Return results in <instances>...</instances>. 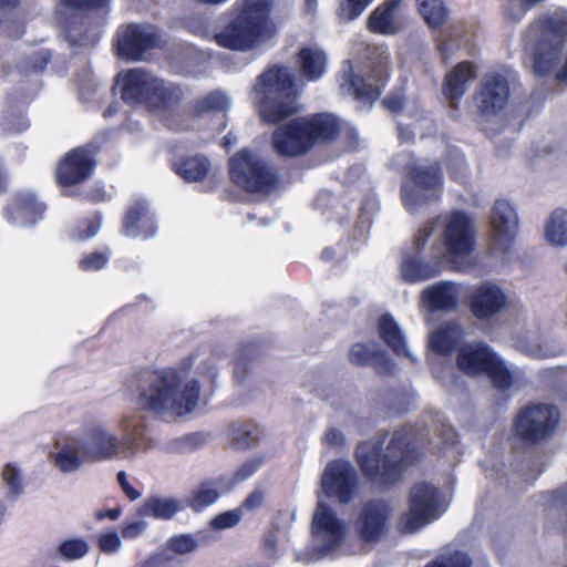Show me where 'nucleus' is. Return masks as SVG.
<instances>
[{
  "label": "nucleus",
  "mask_w": 567,
  "mask_h": 567,
  "mask_svg": "<svg viewBox=\"0 0 567 567\" xmlns=\"http://www.w3.org/2000/svg\"><path fill=\"white\" fill-rule=\"evenodd\" d=\"M266 461L265 455H256L246 460L236 471H234L230 485L235 486L247 481L264 465Z\"/></svg>",
  "instance_id": "49530a36"
},
{
  "label": "nucleus",
  "mask_w": 567,
  "mask_h": 567,
  "mask_svg": "<svg viewBox=\"0 0 567 567\" xmlns=\"http://www.w3.org/2000/svg\"><path fill=\"white\" fill-rule=\"evenodd\" d=\"M373 0H342L340 16L351 21L357 19Z\"/></svg>",
  "instance_id": "5fc2aeb1"
},
{
  "label": "nucleus",
  "mask_w": 567,
  "mask_h": 567,
  "mask_svg": "<svg viewBox=\"0 0 567 567\" xmlns=\"http://www.w3.org/2000/svg\"><path fill=\"white\" fill-rule=\"evenodd\" d=\"M99 547L103 553H115L121 547V539L115 532L102 534L99 538Z\"/></svg>",
  "instance_id": "bf43d9fd"
},
{
  "label": "nucleus",
  "mask_w": 567,
  "mask_h": 567,
  "mask_svg": "<svg viewBox=\"0 0 567 567\" xmlns=\"http://www.w3.org/2000/svg\"><path fill=\"white\" fill-rule=\"evenodd\" d=\"M509 99V83L506 76L497 72L486 73L475 95L480 112L484 115L497 114Z\"/></svg>",
  "instance_id": "aec40b11"
},
{
  "label": "nucleus",
  "mask_w": 567,
  "mask_h": 567,
  "mask_svg": "<svg viewBox=\"0 0 567 567\" xmlns=\"http://www.w3.org/2000/svg\"><path fill=\"white\" fill-rule=\"evenodd\" d=\"M475 78L474 64L470 61L457 63L446 73L443 82V93L451 106L457 107V103L465 94L466 83Z\"/></svg>",
  "instance_id": "7c9ffc66"
},
{
  "label": "nucleus",
  "mask_w": 567,
  "mask_h": 567,
  "mask_svg": "<svg viewBox=\"0 0 567 567\" xmlns=\"http://www.w3.org/2000/svg\"><path fill=\"white\" fill-rule=\"evenodd\" d=\"M100 145L90 142L68 151L58 162L54 178L60 188H70L87 182L97 166Z\"/></svg>",
  "instance_id": "f8f14e48"
},
{
  "label": "nucleus",
  "mask_w": 567,
  "mask_h": 567,
  "mask_svg": "<svg viewBox=\"0 0 567 567\" xmlns=\"http://www.w3.org/2000/svg\"><path fill=\"white\" fill-rule=\"evenodd\" d=\"M456 365L470 377L486 375L498 391L509 390L514 375L504 360L485 342L463 343L456 354Z\"/></svg>",
  "instance_id": "0eeeda50"
},
{
  "label": "nucleus",
  "mask_w": 567,
  "mask_h": 567,
  "mask_svg": "<svg viewBox=\"0 0 567 567\" xmlns=\"http://www.w3.org/2000/svg\"><path fill=\"white\" fill-rule=\"evenodd\" d=\"M349 361L357 367L372 365L378 374L392 375L395 365L382 350H370L365 343H354L349 351Z\"/></svg>",
  "instance_id": "c756f323"
},
{
  "label": "nucleus",
  "mask_w": 567,
  "mask_h": 567,
  "mask_svg": "<svg viewBox=\"0 0 567 567\" xmlns=\"http://www.w3.org/2000/svg\"><path fill=\"white\" fill-rule=\"evenodd\" d=\"M326 441L331 446H337L343 443V435L340 431L331 429L326 433Z\"/></svg>",
  "instance_id": "69168bd1"
},
{
  "label": "nucleus",
  "mask_w": 567,
  "mask_h": 567,
  "mask_svg": "<svg viewBox=\"0 0 567 567\" xmlns=\"http://www.w3.org/2000/svg\"><path fill=\"white\" fill-rule=\"evenodd\" d=\"M390 515L391 508L383 499L363 503L353 523L358 538L365 544L380 542L386 534Z\"/></svg>",
  "instance_id": "f3484780"
},
{
  "label": "nucleus",
  "mask_w": 567,
  "mask_h": 567,
  "mask_svg": "<svg viewBox=\"0 0 567 567\" xmlns=\"http://www.w3.org/2000/svg\"><path fill=\"white\" fill-rule=\"evenodd\" d=\"M275 151L282 156L297 157L308 153L313 146L305 117L290 120L272 134Z\"/></svg>",
  "instance_id": "6ab92c4d"
},
{
  "label": "nucleus",
  "mask_w": 567,
  "mask_h": 567,
  "mask_svg": "<svg viewBox=\"0 0 567 567\" xmlns=\"http://www.w3.org/2000/svg\"><path fill=\"white\" fill-rule=\"evenodd\" d=\"M228 106L229 102L227 96L219 91H213L196 101L194 112L196 115L200 116L208 112H225Z\"/></svg>",
  "instance_id": "37998d69"
},
{
  "label": "nucleus",
  "mask_w": 567,
  "mask_h": 567,
  "mask_svg": "<svg viewBox=\"0 0 567 567\" xmlns=\"http://www.w3.org/2000/svg\"><path fill=\"white\" fill-rule=\"evenodd\" d=\"M118 447V439L101 426L91 427L86 432V441L80 444L83 457L89 462L113 458L117 455Z\"/></svg>",
  "instance_id": "393cba45"
},
{
  "label": "nucleus",
  "mask_w": 567,
  "mask_h": 567,
  "mask_svg": "<svg viewBox=\"0 0 567 567\" xmlns=\"http://www.w3.org/2000/svg\"><path fill=\"white\" fill-rule=\"evenodd\" d=\"M51 60V53L48 50H42L33 56V62L30 65L32 71L42 72Z\"/></svg>",
  "instance_id": "e2e57ef3"
},
{
  "label": "nucleus",
  "mask_w": 567,
  "mask_h": 567,
  "mask_svg": "<svg viewBox=\"0 0 567 567\" xmlns=\"http://www.w3.org/2000/svg\"><path fill=\"white\" fill-rule=\"evenodd\" d=\"M442 241L450 261L466 258L474 251L476 231L467 213L455 209L447 214Z\"/></svg>",
  "instance_id": "ddd939ff"
},
{
  "label": "nucleus",
  "mask_w": 567,
  "mask_h": 567,
  "mask_svg": "<svg viewBox=\"0 0 567 567\" xmlns=\"http://www.w3.org/2000/svg\"><path fill=\"white\" fill-rule=\"evenodd\" d=\"M546 239L556 246L567 245V212L563 209L554 210L546 224Z\"/></svg>",
  "instance_id": "a19ab883"
},
{
  "label": "nucleus",
  "mask_w": 567,
  "mask_h": 567,
  "mask_svg": "<svg viewBox=\"0 0 567 567\" xmlns=\"http://www.w3.org/2000/svg\"><path fill=\"white\" fill-rule=\"evenodd\" d=\"M122 445L133 450L144 445L146 425L141 417H124L122 421Z\"/></svg>",
  "instance_id": "79ce46f5"
},
{
  "label": "nucleus",
  "mask_w": 567,
  "mask_h": 567,
  "mask_svg": "<svg viewBox=\"0 0 567 567\" xmlns=\"http://www.w3.org/2000/svg\"><path fill=\"white\" fill-rule=\"evenodd\" d=\"M466 303L475 319L488 321L507 307V296L498 285L485 281L468 291Z\"/></svg>",
  "instance_id": "a211bd4d"
},
{
  "label": "nucleus",
  "mask_w": 567,
  "mask_h": 567,
  "mask_svg": "<svg viewBox=\"0 0 567 567\" xmlns=\"http://www.w3.org/2000/svg\"><path fill=\"white\" fill-rule=\"evenodd\" d=\"M260 118L268 124H279L300 112L299 97L302 86L296 75L281 63L269 65L256 78L254 85Z\"/></svg>",
  "instance_id": "7ed1b4c3"
},
{
  "label": "nucleus",
  "mask_w": 567,
  "mask_h": 567,
  "mask_svg": "<svg viewBox=\"0 0 567 567\" xmlns=\"http://www.w3.org/2000/svg\"><path fill=\"white\" fill-rule=\"evenodd\" d=\"M261 546H262V550L266 554L274 555L276 553L277 546H278L277 533L274 530L266 533L262 537Z\"/></svg>",
  "instance_id": "0e129e2a"
},
{
  "label": "nucleus",
  "mask_w": 567,
  "mask_h": 567,
  "mask_svg": "<svg viewBox=\"0 0 567 567\" xmlns=\"http://www.w3.org/2000/svg\"><path fill=\"white\" fill-rule=\"evenodd\" d=\"M45 208L34 193L17 192L3 207V217L14 226H32L42 219Z\"/></svg>",
  "instance_id": "4be33fe9"
},
{
  "label": "nucleus",
  "mask_w": 567,
  "mask_h": 567,
  "mask_svg": "<svg viewBox=\"0 0 567 567\" xmlns=\"http://www.w3.org/2000/svg\"><path fill=\"white\" fill-rule=\"evenodd\" d=\"M299 73L308 82L319 81L327 71L328 56L317 45L302 47L296 54Z\"/></svg>",
  "instance_id": "cd10ccee"
},
{
  "label": "nucleus",
  "mask_w": 567,
  "mask_h": 567,
  "mask_svg": "<svg viewBox=\"0 0 567 567\" xmlns=\"http://www.w3.org/2000/svg\"><path fill=\"white\" fill-rule=\"evenodd\" d=\"M172 169L187 183L204 181L210 169V162L203 154L184 155L172 162Z\"/></svg>",
  "instance_id": "473e14b6"
},
{
  "label": "nucleus",
  "mask_w": 567,
  "mask_h": 567,
  "mask_svg": "<svg viewBox=\"0 0 567 567\" xmlns=\"http://www.w3.org/2000/svg\"><path fill=\"white\" fill-rule=\"evenodd\" d=\"M199 395L197 380L184 384L177 370L167 369L152 374L150 389L140 394L138 402L144 410L182 416L196 408Z\"/></svg>",
  "instance_id": "20e7f679"
},
{
  "label": "nucleus",
  "mask_w": 567,
  "mask_h": 567,
  "mask_svg": "<svg viewBox=\"0 0 567 567\" xmlns=\"http://www.w3.org/2000/svg\"><path fill=\"white\" fill-rule=\"evenodd\" d=\"M313 533L321 539V551L330 553L337 549L346 536V527L331 507L319 503L312 520Z\"/></svg>",
  "instance_id": "5701e85b"
},
{
  "label": "nucleus",
  "mask_w": 567,
  "mask_h": 567,
  "mask_svg": "<svg viewBox=\"0 0 567 567\" xmlns=\"http://www.w3.org/2000/svg\"><path fill=\"white\" fill-rule=\"evenodd\" d=\"M241 516V508L237 507L235 509L226 511L216 515L212 519L210 525L213 528L218 530L231 528L240 522Z\"/></svg>",
  "instance_id": "603ef678"
},
{
  "label": "nucleus",
  "mask_w": 567,
  "mask_h": 567,
  "mask_svg": "<svg viewBox=\"0 0 567 567\" xmlns=\"http://www.w3.org/2000/svg\"><path fill=\"white\" fill-rule=\"evenodd\" d=\"M386 433L375 440L358 443L354 460L362 475L374 486L390 489L398 485L406 471L424 456L411 426L395 430L384 446Z\"/></svg>",
  "instance_id": "f257e3e1"
},
{
  "label": "nucleus",
  "mask_w": 567,
  "mask_h": 567,
  "mask_svg": "<svg viewBox=\"0 0 567 567\" xmlns=\"http://www.w3.org/2000/svg\"><path fill=\"white\" fill-rule=\"evenodd\" d=\"M111 0H61L69 9L81 12L99 11L109 7Z\"/></svg>",
  "instance_id": "6e6d98bb"
},
{
  "label": "nucleus",
  "mask_w": 567,
  "mask_h": 567,
  "mask_svg": "<svg viewBox=\"0 0 567 567\" xmlns=\"http://www.w3.org/2000/svg\"><path fill=\"white\" fill-rule=\"evenodd\" d=\"M472 558L468 554L455 550L442 559L431 560L424 567H472Z\"/></svg>",
  "instance_id": "8fccbe9b"
},
{
  "label": "nucleus",
  "mask_w": 567,
  "mask_h": 567,
  "mask_svg": "<svg viewBox=\"0 0 567 567\" xmlns=\"http://www.w3.org/2000/svg\"><path fill=\"white\" fill-rule=\"evenodd\" d=\"M312 146L316 144H332L338 141L341 120L332 113H315L305 117Z\"/></svg>",
  "instance_id": "a878e982"
},
{
  "label": "nucleus",
  "mask_w": 567,
  "mask_h": 567,
  "mask_svg": "<svg viewBox=\"0 0 567 567\" xmlns=\"http://www.w3.org/2000/svg\"><path fill=\"white\" fill-rule=\"evenodd\" d=\"M341 87L351 96L362 102H374L379 99L381 91L373 84L367 82L364 76L349 70L344 74Z\"/></svg>",
  "instance_id": "c9c22d12"
},
{
  "label": "nucleus",
  "mask_w": 567,
  "mask_h": 567,
  "mask_svg": "<svg viewBox=\"0 0 567 567\" xmlns=\"http://www.w3.org/2000/svg\"><path fill=\"white\" fill-rule=\"evenodd\" d=\"M444 189V173L441 164L409 165L406 181L401 187L404 207L413 213L434 202H440Z\"/></svg>",
  "instance_id": "6e6552de"
},
{
  "label": "nucleus",
  "mask_w": 567,
  "mask_h": 567,
  "mask_svg": "<svg viewBox=\"0 0 567 567\" xmlns=\"http://www.w3.org/2000/svg\"><path fill=\"white\" fill-rule=\"evenodd\" d=\"M145 529L144 522H132L122 527L121 534L125 539H133L138 537L142 532Z\"/></svg>",
  "instance_id": "052dcab7"
},
{
  "label": "nucleus",
  "mask_w": 567,
  "mask_h": 567,
  "mask_svg": "<svg viewBox=\"0 0 567 567\" xmlns=\"http://www.w3.org/2000/svg\"><path fill=\"white\" fill-rule=\"evenodd\" d=\"M184 508L182 501L177 498L152 495L144 501L137 513L142 517L169 520Z\"/></svg>",
  "instance_id": "f704fd0d"
},
{
  "label": "nucleus",
  "mask_w": 567,
  "mask_h": 567,
  "mask_svg": "<svg viewBox=\"0 0 567 567\" xmlns=\"http://www.w3.org/2000/svg\"><path fill=\"white\" fill-rule=\"evenodd\" d=\"M2 480L9 488V495L12 497L19 496L23 492V485L21 480V473L19 467L13 463L4 465L2 473Z\"/></svg>",
  "instance_id": "de8ad7c7"
},
{
  "label": "nucleus",
  "mask_w": 567,
  "mask_h": 567,
  "mask_svg": "<svg viewBox=\"0 0 567 567\" xmlns=\"http://www.w3.org/2000/svg\"><path fill=\"white\" fill-rule=\"evenodd\" d=\"M261 435L260 426L254 421L234 423L228 432L230 445L236 450L251 449L260 441Z\"/></svg>",
  "instance_id": "e433bc0d"
},
{
  "label": "nucleus",
  "mask_w": 567,
  "mask_h": 567,
  "mask_svg": "<svg viewBox=\"0 0 567 567\" xmlns=\"http://www.w3.org/2000/svg\"><path fill=\"white\" fill-rule=\"evenodd\" d=\"M102 226V216L100 213L95 214L91 218L82 219L75 229V237L79 240H87L94 237Z\"/></svg>",
  "instance_id": "3c124183"
},
{
  "label": "nucleus",
  "mask_w": 567,
  "mask_h": 567,
  "mask_svg": "<svg viewBox=\"0 0 567 567\" xmlns=\"http://www.w3.org/2000/svg\"><path fill=\"white\" fill-rule=\"evenodd\" d=\"M54 461L61 472L70 473L76 471L85 460L76 447L66 444L59 450Z\"/></svg>",
  "instance_id": "c03bdc74"
},
{
  "label": "nucleus",
  "mask_w": 567,
  "mask_h": 567,
  "mask_svg": "<svg viewBox=\"0 0 567 567\" xmlns=\"http://www.w3.org/2000/svg\"><path fill=\"white\" fill-rule=\"evenodd\" d=\"M121 513H122V511L120 507L111 508V509H106V511H99L96 513V518L97 519L110 518L111 520H116L120 517Z\"/></svg>",
  "instance_id": "774afa93"
},
{
  "label": "nucleus",
  "mask_w": 567,
  "mask_h": 567,
  "mask_svg": "<svg viewBox=\"0 0 567 567\" xmlns=\"http://www.w3.org/2000/svg\"><path fill=\"white\" fill-rule=\"evenodd\" d=\"M120 91L125 104L153 112L173 110L183 99L179 85L167 83L142 68L130 69L122 75Z\"/></svg>",
  "instance_id": "39448f33"
},
{
  "label": "nucleus",
  "mask_w": 567,
  "mask_h": 567,
  "mask_svg": "<svg viewBox=\"0 0 567 567\" xmlns=\"http://www.w3.org/2000/svg\"><path fill=\"white\" fill-rule=\"evenodd\" d=\"M445 512L440 489L429 482L413 484L409 494V509L398 520L402 534H414L436 520Z\"/></svg>",
  "instance_id": "9b49d317"
},
{
  "label": "nucleus",
  "mask_w": 567,
  "mask_h": 567,
  "mask_svg": "<svg viewBox=\"0 0 567 567\" xmlns=\"http://www.w3.org/2000/svg\"><path fill=\"white\" fill-rule=\"evenodd\" d=\"M464 336L462 324L457 320H450L431 334L430 347L436 354L450 355L457 349Z\"/></svg>",
  "instance_id": "2f4dec72"
},
{
  "label": "nucleus",
  "mask_w": 567,
  "mask_h": 567,
  "mask_svg": "<svg viewBox=\"0 0 567 567\" xmlns=\"http://www.w3.org/2000/svg\"><path fill=\"white\" fill-rule=\"evenodd\" d=\"M417 10L431 29L442 27L447 19V8L443 0H416Z\"/></svg>",
  "instance_id": "ea45409f"
},
{
  "label": "nucleus",
  "mask_w": 567,
  "mask_h": 567,
  "mask_svg": "<svg viewBox=\"0 0 567 567\" xmlns=\"http://www.w3.org/2000/svg\"><path fill=\"white\" fill-rule=\"evenodd\" d=\"M229 175L235 185L249 193L269 194L280 183L278 171L247 148L240 150L230 158Z\"/></svg>",
  "instance_id": "1a4fd4ad"
},
{
  "label": "nucleus",
  "mask_w": 567,
  "mask_h": 567,
  "mask_svg": "<svg viewBox=\"0 0 567 567\" xmlns=\"http://www.w3.org/2000/svg\"><path fill=\"white\" fill-rule=\"evenodd\" d=\"M272 0H241L228 13L227 22L214 35L224 49L248 52L271 40L278 32L272 19Z\"/></svg>",
  "instance_id": "f03ea898"
},
{
  "label": "nucleus",
  "mask_w": 567,
  "mask_h": 567,
  "mask_svg": "<svg viewBox=\"0 0 567 567\" xmlns=\"http://www.w3.org/2000/svg\"><path fill=\"white\" fill-rule=\"evenodd\" d=\"M340 145L344 151H355L359 146V135L357 130L341 121V130L338 135Z\"/></svg>",
  "instance_id": "4d7b16f0"
},
{
  "label": "nucleus",
  "mask_w": 567,
  "mask_h": 567,
  "mask_svg": "<svg viewBox=\"0 0 567 567\" xmlns=\"http://www.w3.org/2000/svg\"><path fill=\"white\" fill-rule=\"evenodd\" d=\"M168 548L176 554H188L197 548V542L190 534H181L168 539Z\"/></svg>",
  "instance_id": "864d4df0"
},
{
  "label": "nucleus",
  "mask_w": 567,
  "mask_h": 567,
  "mask_svg": "<svg viewBox=\"0 0 567 567\" xmlns=\"http://www.w3.org/2000/svg\"><path fill=\"white\" fill-rule=\"evenodd\" d=\"M458 287L452 281H441L425 288L422 299L432 312L453 311L458 306Z\"/></svg>",
  "instance_id": "bb28decb"
},
{
  "label": "nucleus",
  "mask_w": 567,
  "mask_h": 567,
  "mask_svg": "<svg viewBox=\"0 0 567 567\" xmlns=\"http://www.w3.org/2000/svg\"><path fill=\"white\" fill-rule=\"evenodd\" d=\"M537 39L532 52V72L537 78L549 76L561 60L567 42V17L543 14L529 25Z\"/></svg>",
  "instance_id": "423d86ee"
},
{
  "label": "nucleus",
  "mask_w": 567,
  "mask_h": 567,
  "mask_svg": "<svg viewBox=\"0 0 567 567\" xmlns=\"http://www.w3.org/2000/svg\"><path fill=\"white\" fill-rule=\"evenodd\" d=\"M378 333L380 339L392 350L395 355L405 357L411 361H414V358L406 347L402 330L390 313H383L379 318Z\"/></svg>",
  "instance_id": "72a5a7b5"
},
{
  "label": "nucleus",
  "mask_w": 567,
  "mask_h": 567,
  "mask_svg": "<svg viewBox=\"0 0 567 567\" xmlns=\"http://www.w3.org/2000/svg\"><path fill=\"white\" fill-rule=\"evenodd\" d=\"M89 551V545L85 540L73 538L64 540L59 546V553L66 559H80Z\"/></svg>",
  "instance_id": "09e8293b"
},
{
  "label": "nucleus",
  "mask_w": 567,
  "mask_h": 567,
  "mask_svg": "<svg viewBox=\"0 0 567 567\" xmlns=\"http://www.w3.org/2000/svg\"><path fill=\"white\" fill-rule=\"evenodd\" d=\"M383 103L392 112H400L403 109V100L399 96L386 97Z\"/></svg>",
  "instance_id": "338daca9"
},
{
  "label": "nucleus",
  "mask_w": 567,
  "mask_h": 567,
  "mask_svg": "<svg viewBox=\"0 0 567 567\" xmlns=\"http://www.w3.org/2000/svg\"><path fill=\"white\" fill-rule=\"evenodd\" d=\"M449 176L455 182H463L466 177V164L464 159L454 162L447 166Z\"/></svg>",
  "instance_id": "680f3d73"
},
{
  "label": "nucleus",
  "mask_w": 567,
  "mask_h": 567,
  "mask_svg": "<svg viewBox=\"0 0 567 567\" xmlns=\"http://www.w3.org/2000/svg\"><path fill=\"white\" fill-rule=\"evenodd\" d=\"M161 47V34L150 24L132 22L121 25L115 33L116 54L126 61H141L146 52Z\"/></svg>",
  "instance_id": "4468645a"
},
{
  "label": "nucleus",
  "mask_w": 567,
  "mask_h": 567,
  "mask_svg": "<svg viewBox=\"0 0 567 567\" xmlns=\"http://www.w3.org/2000/svg\"><path fill=\"white\" fill-rule=\"evenodd\" d=\"M358 473L349 461L337 458L330 461L321 476V488L328 498H336L341 504L350 503L358 489Z\"/></svg>",
  "instance_id": "dca6fc26"
},
{
  "label": "nucleus",
  "mask_w": 567,
  "mask_h": 567,
  "mask_svg": "<svg viewBox=\"0 0 567 567\" xmlns=\"http://www.w3.org/2000/svg\"><path fill=\"white\" fill-rule=\"evenodd\" d=\"M266 493L262 488H255L248 496L244 499L239 508L243 511L252 512L260 508L265 503Z\"/></svg>",
  "instance_id": "13d9d810"
},
{
  "label": "nucleus",
  "mask_w": 567,
  "mask_h": 567,
  "mask_svg": "<svg viewBox=\"0 0 567 567\" xmlns=\"http://www.w3.org/2000/svg\"><path fill=\"white\" fill-rule=\"evenodd\" d=\"M111 258V249L104 246L100 250L84 254L79 260V268L84 272H93L103 269Z\"/></svg>",
  "instance_id": "a18cd8bd"
},
{
  "label": "nucleus",
  "mask_w": 567,
  "mask_h": 567,
  "mask_svg": "<svg viewBox=\"0 0 567 567\" xmlns=\"http://www.w3.org/2000/svg\"><path fill=\"white\" fill-rule=\"evenodd\" d=\"M560 421L555 405L529 403L519 409L513 420V435L527 446H535L550 440Z\"/></svg>",
  "instance_id": "9d476101"
},
{
  "label": "nucleus",
  "mask_w": 567,
  "mask_h": 567,
  "mask_svg": "<svg viewBox=\"0 0 567 567\" xmlns=\"http://www.w3.org/2000/svg\"><path fill=\"white\" fill-rule=\"evenodd\" d=\"M220 494L215 486V482L206 480L200 482L187 496L185 503L195 513H200L213 505Z\"/></svg>",
  "instance_id": "58836bf2"
},
{
  "label": "nucleus",
  "mask_w": 567,
  "mask_h": 567,
  "mask_svg": "<svg viewBox=\"0 0 567 567\" xmlns=\"http://www.w3.org/2000/svg\"><path fill=\"white\" fill-rule=\"evenodd\" d=\"M404 0H384L378 4L367 19V29L379 35H395L404 28L400 8Z\"/></svg>",
  "instance_id": "b1692460"
},
{
  "label": "nucleus",
  "mask_w": 567,
  "mask_h": 567,
  "mask_svg": "<svg viewBox=\"0 0 567 567\" xmlns=\"http://www.w3.org/2000/svg\"><path fill=\"white\" fill-rule=\"evenodd\" d=\"M156 231L155 215L146 199L138 198L126 207L121 225L123 236L146 240L154 237Z\"/></svg>",
  "instance_id": "412c9836"
},
{
  "label": "nucleus",
  "mask_w": 567,
  "mask_h": 567,
  "mask_svg": "<svg viewBox=\"0 0 567 567\" xmlns=\"http://www.w3.org/2000/svg\"><path fill=\"white\" fill-rule=\"evenodd\" d=\"M261 346L257 341L240 344L234 359V378L243 382L250 371V364L260 355Z\"/></svg>",
  "instance_id": "4c0bfd02"
},
{
  "label": "nucleus",
  "mask_w": 567,
  "mask_h": 567,
  "mask_svg": "<svg viewBox=\"0 0 567 567\" xmlns=\"http://www.w3.org/2000/svg\"><path fill=\"white\" fill-rule=\"evenodd\" d=\"M517 214L507 200H496L491 212V226L498 241L509 244L517 231Z\"/></svg>",
  "instance_id": "c85d7f7f"
},
{
  "label": "nucleus",
  "mask_w": 567,
  "mask_h": 567,
  "mask_svg": "<svg viewBox=\"0 0 567 567\" xmlns=\"http://www.w3.org/2000/svg\"><path fill=\"white\" fill-rule=\"evenodd\" d=\"M434 228V220L424 223L414 235L412 247L403 252L400 272L405 282L415 284L437 276L436 268L422 257Z\"/></svg>",
  "instance_id": "2eb2a0df"
}]
</instances>
